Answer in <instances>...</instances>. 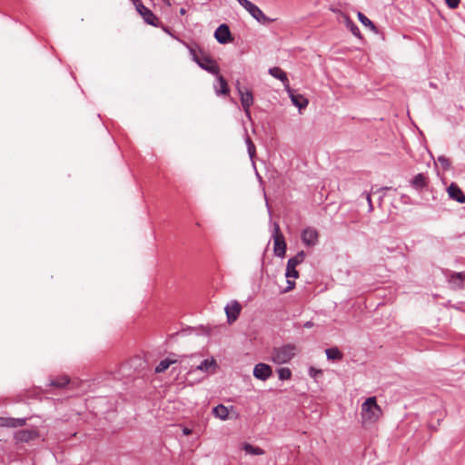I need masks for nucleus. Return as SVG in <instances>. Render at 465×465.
<instances>
[{
    "label": "nucleus",
    "mask_w": 465,
    "mask_h": 465,
    "mask_svg": "<svg viewBox=\"0 0 465 465\" xmlns=\"http://www.w3.org/2000/svg\"><path fill=\"white\" fill-rule=\"evenodd\" d=\"M26 424L25 418L0 417V426L7 428H18Z\"/></svg>",
    "instance_id": "dca6fc26"
},
{
    "label": "nucleus",
    "mask_w": 465,
    "mask_h": 465,
    "mask_svg": "<svg viewBox=\"0 0 465 465\" xmlns=\"http://www.w3.org/2000/svg\"><path fill=\"white\" fill-rule=\"evenodd\" d=\"M308 374L310 377L316 379L319 375L322 374V371L314 367H310L308 370Z\"/></svg>",
    "instance_id": "72a5a7b5"
},
{
    "label": "nucleus",
    "mask_w": 465,
    "mask_h": 465,
    "mask_svg": "<svg viewBox=\"0 0 465 465\" xmlns=\"http://www.w3.org/2000/svg\"><path fill=\"white\" fill-rule=\"evenodd\" d=\"M242 306L237 301H232L231 303L227 304L225 307V312L227 316V321L229 323L236 321L241 312Z\"/></svg>",
    "instance_id": "2eb2a0df"
},
{
    "label": "nucleus",
    "mask_w": 465,
    "mask_h": 465,
    "mask_svg": "<svg viewBox=\"0 0 465 465\" xmlns=\"http://www.w3.org/2000/svg\"><path fill=\"white\" fill-rule=\"evenodd\" d=\"M365 194V198L368 202V205H369V212H372L373 211V205H372V202H371V193H364Z\"/></svg>",
    "instance_id": "e433bc0d"
},
{
    "label": "nucleus",
    "mask_w": 465,
    "mask_h": 465,
    "mask_svg": "<svg viewBox=\"0 0 465 465\" xmlns=\"http://www.w3.org/2000/svg\"><path fill=\"white\" fill-rule=\"evenodd\" d=\"M438 162L440 163L441 168L443 170H449L450 168L451 163L449 158L444 155H440L438 157Z\"/></svg>",
    "instance_id": "2f4dec72"
},
{
    "label": "nucleus",
    "mask_w": 465,
    "mask_h": 465,
    "mask_svg": "<svg viewBox=\"0 0 465 465\" xmlns=\"http://www.w3.org/2000/svg\"><path fill=\"white\" fill-rule=\"evenodd\" d=\"M286 91L289 94V97L291 98L292 104L295 105L296 107H298L299 110H302V109H304L307 107L309 101L305 96H303L302 94H297L295 92V90H293L291 87H288L286 89Z\"/></svg>",
    "instance_id": "ddd939ff"
},
{
    "label": "nucleus",
    "mask_w": 465,
    "mask_h": 465,
    "mask_svg": "<svg viewBox=\"0 0 465 465\" xmlns=\"http://www.w3.org/2000/svg\"><path fill=\"white\" fill-rule=\"evenodd\" d=\"M216 76H217V80L213 85L215 94L218 96L222 95V94H223V95L228 94L230 89H229V86H228V84H227L225 78L223 75H221L220 74Z\"/></svg>",
    "instance_id": "6ab92c4d"
},
{
    "label": "nucleus",
    "mask_w": 465,
    "mask_h": 465,
    "mask_svg": "<svg viewBox=\"0 0 465 465\" xmlns=\"http://www.w3.org/2000/svg\"><path fill=\"white\" fill-rule=\"evenodd\" d=\"M70 383V380L67 376H59L56 377L50 381V386H54L56 388H63L65 385Z\"/></svg>",
    "instance_id": "bb28decb"
},
{
    "label": "nucleus",
    "mask_w": 465,
    "mask_h": 465,
    "mask_svg": "<svg viewBox=\"0 0 465 465\" xmlns=\"http://www.w3.org/2000/svg\"><path fill=\"white\" fill-rule=\"evenodd\" d=\"M391 187H381L380 189H378L376 192H373L374 193H379V192H382V191H385V190H390Z\"/></svg>",
    "instance_id": "ea45409f"
},
{
    "label": "nucleus",
    "mask_w": 465,
    "mask_h": 465,
    "mask_svg": "<svg viewBox=\"0 0 465 465\" xmlns=\"http://www.w3.org/2000/svg\"><path fill=\"white\" fill-rule=\"evenodd\" d=\"M381 414V409L377 404L375 397H370L361 404V417L364 422L372 423Z\"/></svg>",
    "instance_id": "f03ea898"
},
{
    "label": "nucleus",
    "mask_w": 465,
    "mask_h": 465,
    "mask_svg": "<svg viewBox=\"0 0 465 465\" xmlns=\"http://www.w3.org/2000/svg\"><path fill=\"white\" fill-rule=\"evenodd\" d=\"M252 374L255 379L265 381L272 376V368L267 363L260 362L254 365Z\"/></svg>",
    "instance_id": "1a4fd4ad"
},
{
    "label": "nucleus",
    "mask_w": 465,
    "mask_h": 465,
    "mask_svg": "<svg viewBox=\"0 0 465 465\" xmlns=\"http://www.w3.org/2000/svg\"><path fill=\"white\" fill-rule=\"evenodd\" d=\"M429 176L426 173H420L416 174L411 181L410 185L416 191L421 192L429 185Z\"/></svg>",
    "instance_id": "4468645a"
},
{
    "label": "nucleus",
    "mask_w": 465,
    "mask_h": 465,
    "mask_svg": "<svg viewBox=\"0 0 465 465\" xmlns=\"http://www.w3.org/2000/svg\"><path fill=\"white\" fill-rule=\"evenodd\" d=\"M445 3L450 9H455L459 6L460 0H445Z\"/></svg>",
    "instance_id": "f704fd0d"
},
{
    "label": "nucleus",
    "mask_w": 465,
    "mask_h": 465,
    "mask_svg": "<svg viewBox=\"0 0 465 465\" xmlns=\"http://www.w3.org/2000/svg\"><path fill=\"white\" fill-rule=\"evenodd\" d=\"M279 379L281 381H287L292 378V371L287 367H282L277 370Z\"/></svg>",
    "instance_id": "c85d7f7f"
},
{
    "label": "nucleus",
    "mask_w": 465,
    "mask_h": 465,
    "mask_svg": "<svg viewBox=\"0 0 465 465\" xmlns=\"http://www.w3.org/2000/svg\"><path fill=\"white\" fill-rule=\"evenodd\" d=\"M245 143L247 145L249 156L252 159L254 157L256 151H255V145L248 134H246V136H245Z\"/></svg>",
    "instance_id": "c756f323"
},
{
    "label": "nucleus",
    "mask_w": 465,
    "mask_h": 465,
    "mask_svg": "<svg viewBox=\"0 0 465 465\" xmlns=\"http://www.w3.org/2000/svg\"><path fill=\"white\" fill-rule=\"evenodd\" d=\"M164 3H166L167 5H170V2L169 0H163Z\"/></svg>",
    "instance_id": "c03bdc74"
},
{
    "label": "nucleus",
    "mask_w": 465,
    "mask_h": 465,
    "mask_svg": "<svg viewBox=\"0 0 465 465\" xmlns=\"http://www.w3.org/2000/svg\"><path fill=\"white\" fill-rule=\"evenodd\" d=\"M302 242L307 246H315L318 243L319 233L313 227L305 228L301 234Z\"/></svg>",
    "instance_id": "9b49d317"
},
{
    "label": "nucleus",
    "mask_w": 465,
    "mask_h": 465,
    "mask_svg": "<svg viewBox=\"0 0 465 465\" xmlns=\"http://www.w3.org/2000/svg\"><path fill=\"white\" fill-rule=\"evenodd\" d=\"M243 450L246 451V453L252 454V455H262L264 454V450L259 447L252 446L250 443H244Z\"/></svg>",
    "instance_id": "cd10ccee"
},
{
    "label": "nucleus",
    "mask_w": 465,
    "mask_h": 465,
    "mask_svg": "<svg viewBox=\"0 0 465 465\" xmlns=\"http://www.w3.org/2000/svg\"><path fill=\"white\" fill-rule=\"evenodd\" d=\"M159 27H161V28H162V30H163V32H165L166 34H168L169 35L173 36V34H172V32H171L170 27H168V26H166V25H163L161 22H160V26H159Z\"/></svg>",
    "instance_id": "4c0bfd02"
},
{
    "label": "nucleus",
    "mask_w": 465,
    "mask_h": 465,
    "mask_svg": "<svg viewBox=\"0 0 465 465\" xmlns=\"http://www.w3.org/2000/svg\"><path fill=\"white\" fill-rule=\"evenodd\" d=\"M179 13H180V15H185V13H186L185 8L182 7V8L180 9Z\"/></svg>",
    "instance_id": "a19ab883"
},
{
    "label": "nucleus",
    "mask_w": 465,
    "mask_h": 465,
    "mask_svg": "<svg viewBox=\"0 0 465 465\" xmlns=\"http://www.w3.org/2000/svg\"><path fill=\"white\" fill-rule=\"evenodd\" d=\"M247 0H237V2L242 6L243 5V3L246 2Z\"/></svg>",
    "instance_id": "79ce46f5"
},
{
    "label": "nucleus",
    "mask_w": 465,
    "mask_h": 465,
    "mask_svg": "<svg viewBox=\"0 0 465 465\" xmlns=\"http://www.w3.org/2000/svg\"><path fill=\"white\" fill-rule=\"evenodd\" d=\"M269 74L274 78L279 79L284 85L285 89L290 87L287 74L282 68L277 66L272 67L269 69Z\"/></svg>",
    "instance_id": "aec40b11"
},
{
    "label": "nucleus",
    "mask_w": 465,
    "mask_h": 465,
    "mask_svg": "<svg viewBox=\"0 0 465 465\" xmlns=\"http://www.w3.org/2000/svg\"><path fill=\"white\" fill-rule=\"evenodd\" d=\"M433 416H437V420H436V423H433L432 421H430L428 426H429V429L433 430V431H436L437 429H438V426L440 425V421L442 420V416L441 414H439V416L437 415V412H434L432 414Z\"/></svg>",
    "instance_id": "473e14b6"
},
{
    "label": "nucleus",
    "mask_w": 465,
    "mask_h": 465,
    "mask_svg": "<svg viewBox=\"0 0 465 465\" xmlns=\"http://www.w3.org/2000/svg\"><path fill=\"white\" fill-rule=\"evenodd\" d=\"M290 279V278H287ZM295 287V282L292 280H287V287L283 290V292H288L292 290H293Z\"/></svg>",
    "instance_id": "c9c22d12"
},
{
    "label": "nucleus",
    "mask_w": 465,
    "mask_h": 465,
    "mask_svg": "<svg viewBox=\"0 0 465 465\" xmlns=\"http://www.w3.org/2000/svg\"><path fill=\"white\" fill-rule=\"evenodd\" d=\"M451 288L460 290L465 287V271L460 272H453L449 280Z\"/></svg>",
    "instance_id": "a211bd4d"
},
{
    "label": "nucleus",
    "mask_w": 465,
    "mask_h": 465,
    "mask_svg": "<svg viewBox=\"0 0 465 465\" xmlns=\"http://www.w3.org/2000/svg\"><path fill=\"white\" fill-rule=\"evenodd\" d=\"M298 347L294 343H287L274 347L272 351L271 359L275 364L282 365L290 362L297 354Z\"/></svg>",
    "instance_id": "f257e3e1"
},
{
    "label": "nucleus",
    "mask_w": 465,
    "mask_h": 465,
    "mask_svg": "<svg viewBox=\"0 0 465 465\" xmlns=\"http://www.w3.org/2000/svg\"><path fill=\"white\" fill-rule=\"evenodd\" d=\"M236 89L240 95L241 104L244 111V114L247 118L251 119L250 107L253 104V94L251 90L244 86H242L239 81L236 82Z\"/></svg>",
    "instance_id": "39448f33"
},
{
    "label": "nucleus",
    "mask_w": 465,
    "mask_h": 465,
    "mask_svg": "<svg viewBox=\"0 0 465 465\" xmlns=\"http://www.w3.org/2000/svg\"><path fill=\"white\" fill-rule=\"evenodd\" d=\"M345 25L354 36L358 37L359 39L362 38L358 25L349 16L345 17Z\"/></svg>",
    "instance_id": "b1692460"
},
{
    "label": "nucleus",
    "mask_w": 465,
    "mask_h": 465,
    "mask_svg": "<svg viewBox=\"0 0 465 465\" xmlns=\"http://www.w3.org/2000/svg\"><path fill=\"white\" fill-rule=\"evenodd\" d=\"M137 11V13L143 17L144 23L154 27L160 26L159 18L147 8L142 0H131Z\"/></svg>",
    "instance_id": "20e7f679"
},
{
    "label": "nucleus",
    "mask_w": 465,
    "mask_h": 465,
    "mask_svg": "<svg viewBox=\"0 0 465 465\" xmlns=\"http://www.w3.org/2000/svg\"><path fill=\"white\" fill-rule=\"evenodd\" d=\"M214 37L219 44L223 45L232 41L230 28L226 24H222L216 28Z\"/></svg>",
    "instance_id": "f8f14e48"
},
{
    "label": "nucleus",
    "mask_w": 465,
    "mask_h": 465,
    "mask_svg": "<svg viewBox=\"0 0 465 465\" xmlns=\"http://www.w3.org/2000/svg\"><path fill=\"white\" fill-rule=\"evenodd\" d=\"M359 21L366 27H369L374 33L378 32L377 26L361 12H358Z\"/></svg>",
    "instance_id": "393cba45"
},
{
    "label": "nucleus",
    "mask_w": 465,
    "mask_h": 465,
    "mask_svg": "<svg viewBox=\"0 0 465 465\" xmlns=\"http://www.w3.org/2000/svg\"><path fill=\"white\" fill-rule=\"evenodd\" d=\"M242 7L260 24L262 25H268L271 22L274 21V19H272L265 15V14L262 12V10L252 3L251 1L247 0L243 3Z\"/></svg>",
    "instance_id": "423d86ee"
},
{
    "label": "nucleus",
    "mask_w": 465,
    "mask_h": 465,
    "mask_svg": "<svg viewBox=\"0 0 465 465\" xmlns=\"http://www.w3.org/2000/svg\"><path fill=\"white\" fill-rule=\"evenodd\" d=\"M176 362V360H171L169 358H166L164 360H162L155 367V372L156 373H162L164 372L171 364Z\"/></svg>",
    "instance_id": "a878e982"
},
{
    "label": "nucleus",
    "mask_w": 465,
    "mask_h": 465,
    "mask_svg": "<svg viewBox=\"0 0 465 465\" xmlns=\"http://www.w3.org/2000/svg\"><path fill=\"white\" fill-rule=\"evenodd\" d=\"M313 325L314 323L312 321H308L303 324V327L309 329L312 328Z\"/></svg>",
    "instance_id": "58836bf2"
},
{
    "label": "nucleus",
    "mask_w": 465,
    "mask_h": 465,
    "mask_svg": "<svg viewBox=\"0 0 465 465\" xmlns=\"http://www.w3.org/2000/svg\"><path fill=\"white\" fill-rule=\"evenodd\" d=\"M328 360L341 361L343 358L342 352L337 347H331L325 350Z\"/></svg>",
    "instance_id": "5701e85b"
},
{
    "label": "nucleus",
    "mask_w": 465,
    "mask_h": 465,
    "mask_svg": "<svg viewBox=\"0 0 465 465\" xmlns=\"http://www.w3.org/2000/svg\"><path fill=\"white\" fill-rule=\"evenodd\" d=\"M181 42L186 46V48L188 49V51L191 54L192 60L195 63L199 60L201 55L204 53V51L197 44L190 45V44L185 43L184 41H181Z\"/></svg>",
    "instance_id": "412c9836"
},
{
    "label": "nucleus",
    "mask_w": 465,
    "mask_h": 465,
    "mask_svg": "<svg viewBox=\"0 0 465 465\" xmlns=\"http://www.w3.org/2000/svg\"><path fill=\"white\" fill-rule=\"evenodd\" d=\"M212 413L215 418H218L222 420H227L229 419V408L223 404H218L215 406L213 409Z\"/></svg>",
    "instance_id": "4be33fe9"
},
{
    "label": "nucleus",
    "mask_w": 465,
    "mask_h": 465,
    "mask_svg": "<svg viewBox=\"0 0 465 465\" xmlns=\"http://www.w3.org/2000/svg\"><path fill=\"white\" fill-rule=\"evenodd\" d=\"M216 365V362L214 360H203L201 364L198 366V369L201 370V371H208L209 369L212 367V366H215Z\"/></svg>",
    "instance_id": "7c9ffc66"
},
{
    "label": "nucleus",
    "mask_w": 465,
    "mask_h": 465,
    "mask_svg": "<svg viewBox=\"0 0 465 465\" xmlns=\"http://www.w3.org/2000/svg\"><path fill=\"white\" fill-rule=\"evenodd\" d=\"M450 199L460 203H465V194L455 183H451L447 190Z\"/></svg>",
    "instance_id": "f3484780"
},
{
    "label": "nucleus",
    "mask_w": 465,
    "mask_h": 465,
    "mask_svg": "<svg viewBox=\"0 0 465 465\" xmlns=\"http://www.w3.org/2000/svg\"><path fill=\"white\" fill-rule=\"evenodd\" d=\"M183 433H184V434H189V433H190V430H189L188 429H185V430H183Z\"/></svg>",
    "instance_id": "37998d69"
},
{
    "label": "nucleus",
    "mask_w": 465,
    "mask_h": 465,
    "mask_svg": "<svg viewBox=\"0 0 465 465\" xmlns=\"http://www.w3.org/2000/svg\"><path fill=\"white\" fill-rule=\"evenodd\" d=\"M39 437V432L35 430H19L15 432L14 439L15 442L19 443H27L31 440H34Z\"/></svg>",
    "instance_id": "9d476101"
},
{
    "label": "nucleus",
    "mask_w": 465,
    "mask_h": 465,
    "mask_svg": "<svg viewBox=\"0 0 465 465\" xmlns=\"http://www.w3.org/2000/svg\"><path fill=\"white\" fill-rule=\"evenodd\" d=\"M196 64L201 67L203 70L208 72L209 74H212L213 75H218L220 73V67L215 63V61L208 55L205 52L201 55L199 60L196 62Z\"/></svg>",
    "instance_id": "6e6552de"
},
{
    "label": "nucleus",
    "mask_w": 465,
    "mask_h": 465,
    "mask_svg": "<svg viewBox=\"0 0 465 465\" xmlns=\"http://www.w3.org/2000/svg\"><path fill=\"white\" fill-rule=\"evenodd\" d=\"M305 256L304 251H300L295 256L288 260L285 272L286 278L297 279L299 277V272L296 270V266L303 262Z\"/></svg>",
    "instance_id": "0eeeda50"
},
{
    "label": "nucleus",
    "mask_w": 465,
    "mask_h": 465,
    "mask_svg": "<svg viewBox=\"0 0 465 465\" xmlns=\"http://www.w3.org/2000/svg\"><path fill=\"white\" fill-rule=\"evenodd\" d=\"M272 237L273 239V253L275 256L283 258L286 253V242L281 232L280 225L277 222L273 223V231Z\"/></svg>",
    "instance_id": "7ed1b4c3"
}]
</instances>
